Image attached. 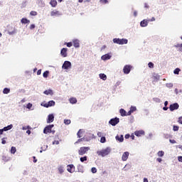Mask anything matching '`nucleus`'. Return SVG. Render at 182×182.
<instances>
[{
	"mask_svg": "<svg viewBox=\"0 0 182 182\" xmlns=\"http://www.w3.org/2000/svg\"><path fill=\"white\" fill-rule=\"evenodd\" d=\"M144 8H146V9H149V8H150V6H149V4L147 3H145Z\"/></svg>",
	"mask_w": 182,
	"mask_h": 182,
	"instance_id": "obj_59",
	"label": "nucleus"
},
{
	"mask_svg": "<svg viewBox=\"0 0 182 182\" xmlns=\"http://www.w3.org/2000/svg\"><path fill=\"white\" fill-rule=\"evenodd\" d=\"M146 139H149V140H151V139H153V134L152 133H149V136H147Z\"/></svg>",
	"mask_w": 182,
	"mask_h": 182,
	"instance_id": "obj_50",
	"label": "nucleus"
},
{
	"mask_svg": "<svg viewBox=\"0 0 182 182\" xmlns=\"http://www.w3.org/2000/svg\"><path fill=\"white\" fill-rule=\"evenodd\" d=\"M80 133H82V129H80L78 132H77V137L79 138V139H80Z\"/></svg>",
	"mask_w": 182,
	"mask_h": 182,
	"instance_id": "obj_53",
	"label": "nucleus"
},
{
	"mask_svg": "<svg viewBox=\"0 0 182 182\" xmlns=\"http://www.w3.org/2000/svg\"><path fill=\"white\" fill-rule=\"evenodd\" d=\"M178 161H180V163H182V156H178Z\"/></svg>",
	"mask_w": 182,
	"mask_h": 182,
	"instance_id": "obj_57",
	"label": "nucleus"
},
{
	"mask_svg": "<svg viewBox=\"0 0 182 182\" xmlns=\"http://www.w3.org/2000/svg\"><path fill=\"white\" fill-rule=\"evenodd\" d=\"M80 161H81V163H85V161H87V156H85L80 157Z\"/></svg>",
	"mask_w": 182,
	"mask_h": 182,
	"instance_id": "obj_30",
	"label": "nucleus"
},
{
	"mask_svg": "<svg viewBox=\"0 0 182 182\" xmlns=\"http://www.w3.org/2000/svg\"><path fill=\"white\" fill-rule=\"evenodd\" d=\"M66 46L68 48H72V46H73V43H72V42H68L66 43Z\"/></svg>",
	"mask_w": 182,
	"mask_h": 182,
	"instance_id": "obj_48",
	"label": "nucleus"
},
{
	"mask_svg": "<svg viewBox=\"0 0 182 182\" xmlns=\"http://www.w3.org/2000/svg\"><path fill=\"white\" fill-rule=\"evenodd\" d=\"M179 127L177 125H173V132H178Z\"/></svg>",
	"mask_w": 182,
	"mask_h": 182,
	"instance_id": "obj_42",
	"label": "nucleus"
},
{
	"mask_svg": "<svg viewBox=\"0 0 182 182\" xmlns=\"http://www.w3.org/2000/svg\"><path fill=\"white\" fill-rule=\"evenodd\" d=\"M43 94H44V95H46L47 96H49V95H50V96H53V90H52L51 89L45 90V91L43 92Z\"/></svg>",
	"mask_w": 182,
	"mask_h": 182,
	"instance_id": "obj_20",
	"label": "nucleus"
},
{
	"mask_svg": "<svg viewBox=\"0 0 182 182\" xmlns=\"http://www.w3.org/2000/svg\"><path fill=\"white\" fill-rule=\"evenodd\" d=\"M30 15H31V16H36L38 13L36 11H31Z\"/></svg>",
	"mask_w": 182,
	"mask_h": 182,
	"instance_id": "obj_47",
	"label": "nucleus"
},
{
	"mask_svg": "<svg viewBox=\"0 0 182 182\" xmlns=\"http://www.w3.org/2000/svg\"><path fill=\"white\" fill-rule=\"evenodd\" d=\"M132 68H133V66L130 65H124L123 68V73H124V75H129V73L132 72Z\"/></svg>",
	"mask_w": 182,
	"mask_h": 182,
	"instance_id": "obj_9",
	"label": "nucleus"
},
{
	"mask_svg": "<svg viewBox=\"0 0 182 182\" xmlns=\"http://www.w3.org/2000/svg\"><path fill=\"white\" fill-rule=\"evenodd\" d=\"M134 134L135 136H136V137H140V136H143L144 134V130L135 131Z\"/></svg>",
	"mask_w": 182,
	"mask_h": 182,
	"instance_id": "obj_17",
	"label": "nucleus"
},
{
	"mask_svg": "<svg viewBox=\"0 0 182 182\" xmlns=\"http://www.w3.org/2000/svg\"><path fill=\"white\" fill-rule=\"evenodd\" d=\"M48 76H49V70H46L43 73V77L46 78L48 77Z\"/></svg>",
	"mask_w": 182,
	"mask_h": 182,
	"instance_id": "obj_34",
	"label": "nucleus"
},
{
	"mask_svg": "<svg viewBox=\"0 0 182 182\" xmlns=\"http://www.w3.org/2000/svg\"><path fill=\"white\" fill-rule=\"evenodd\" d=\"M175 48H182V43H178L176 45H175Z\"/></svg>",
	"mask_w": 182,
	"mask_h": 182,
	"instance_id": "obj_56",
	"label": "nucleus"
},
{
	"mask_svg": "<svg viewBox=\"0 0 182 182\" xmlns=\"http://www.w3.org/2000/svg\"><path fill=\"white\" fill-rule=\"evenodd\" d=\"M162 109H163V110H164V112H167V110H168L169 107H167V106H164Z\"/></svg>",
	"mask_w": 182,
	"mask_h": 182,
	"instance_id": "obj_55",
	"label": "nucleus"
},
{
	"mask_svg": "<svg viewBox=\"0 0 182 182\" xmlns=\"http://www.w3.org/2000/svg\"><path fill=\"white\" fill-rule=\"evenodd\" d=\"M77 171L78 173H85V171L83 170V166L80 164L77 165Z\"/></svg>",
	"mask_w": 182,
	"mask_h": 182,
	"instance_id": "obj_25",
	"label": "nucleus"
},
{
	"mask_svg": "<svg viewBox=\"0 0 182 182\" xmlns=\"http://www.w3.org/2000/svg\"><path fill=\"white\" fill-rule=\"evenodd\" d=\"M21 22L24 25H26V23H31V21L26 18H21Z\"/></svg>",
	"mask_w": 182,
	"mask_h": 182,
	"instance_id": "obj_24",
	"label": "nucleus"
},
{
	"mask_svg": "<svg viewBox=\"0 0 182 182\" xmlns=\"http://www.w3.org/2000/svg\"><path fill=\"white\" fill-rule=\"evenodd\" d=\"M115 139L117 140V141H119V143H123V141H124V136H123V134L119 135H117L115 136Z\"/></svg>",
	"mask_w": 182,
	"mask_h": 182,
	"instance_id": "obj_14",
	"label": "nucleus"
},
{
	"mask_svg": "<svg viewBox=\"0 0 182 182\" xmlns=\"http://www.w3.org/2000/svg\"><path fill=\"white\" fill-rule=\"evenodd\" d=\"M149 25V21L147 19H144L140 22V26L141 28H146Z\"/></svg>",
	"mask_w": 182,
	"mask_h": 182,
	"instance_id": "obj_15",
	"label": "nucleus"
},
{
	"mask_svg": "<svg viewBox=\"0 0 182 182\" xmlns=\"http://www.w3.org/2000/svg\"><path fill=\"white\" fill-rule=\"evenodd\" d=\"M70 119H64V124H70Z\"/></svg>",
	"mask_w": 182,
	"mask_h": 182,
	"instance_id": "obj_46",
	"label": "nucleus"
},
{
	"mask_svg": "<svg viewBox=\"0 0 182 182\" xmlns=\"http://www.w3.org/2000/svg\"><path fill=\"white\" fill-rule=\"evenodd\" d=\"M47 149H48V145H44L41 147V150H43V151H46Z\"/></svg>",
	"mask_w": 182,
	"mask_h": 182,
	"instance_id": "obj_45",
	"label": "nucleus"
},
{
	"mask_svg": "<svg viewBox=\"0 0 182 182\" xmlns=\"http://www.w3.org/2000/svg\"><path fill=\"white\" fill-rule=\"evenodd\" d=\"M26 109H28L29 110H31V109H32V103L29 102L26 105Z\"/></svg>",
	"mask_w": 182,
	"mask_h": 182,
	"instance_id": "obj_44",
	"label": "nucleus"
},
{
	"mask_svg": "<svg viewBox=\"0 0 182 182\" xmlns=\"http://www.w3.org/2000/svg\"><path fill=\"white\" fill-rule=\"evenodd\" d=\"M180 105L177 102H174L169 105V110L170 112H174V110H178Z\"/></svg>",
	"mask_w": 182,
	"mask_h": 182,
	"instance_id": "obj_7",
	"label": "nucleus"
},
{
	"mask_svg": "<svg viewBox=\"0 0 182 182\" xmlns=\"http://www.w3.org/2000/svg\"><path fill=\"white\" fill-rule=\"evenodd\" d=\"M35 28H36V26H35V24H31V26H30V29H35Z\"/></svg>",
	"mask_w": 182,
	"mask_h": 182,
	"instance_id": "obj_60",
	"label": "nucleus"
},
{
	"mask_svg": "<svg viewBox=\"0 0 182 182\" xmlns=\"http://www.w3.org/2000/svg\"><path fill=\"white\" fill-rule=\"evenodd\" d=\"M50 5H51V6H53V8H55V6H56V5H58V1H56V0H50Z\"/></svg>",
	"mask_w": 182,
	"mask_h": 182,
	"instance_id": "obj_28",
	"label": "nucleus"
},
{
	"mask_svg": "<svg viewBox=\"0 0 182 182\" xmlns=\"http://www.w3.org/2000/svg\"><path fill=\"white\" fill-rule=\"evenodd\" d=\"M102 60H109V59H112V55L109 53L102 55Z\"/></svg>",
	"mask_w": 182,
	"mask_h": 182,
	"instance_id": "obj_16",
	"label": "nucleus"
},
{
	"mask_svg": "<svg viewBox=\"0 0 182 182\" xmlns=\"http://www.w3.org/2000/svg\"><path fill=\"white\" fill-rule=\"evenodd\" d=\"M74 48H79L80 44L79 43V40L75 39L73 41Z\"/></svg>",
	"mask_w": 182,
	"mask_h": 182,
	"instance_id": "obj_21",
	"label": "nucleus"
},
{
	"mask_svg": "<svg viewBox=\"0 0 182 182\" xmlns=\"http://www.w3.org/2000/svg\"><path fill=\"white\" fill-rule=\"evenodd\" d=\"M53 127H55L54 124H49L47 125L44 129H43V133L44 134H48V133H50V132H52V129H53Z\"/></svg>",
	"mask_w": 182,
	"mask_h": 182,
	"instance_id": "obj_8",
	"label": "nucleus"
},
{
	"mask_svg": "<svg viewBox=\"0 0 182 182\" xmlns=\"http://www.w3.org/2000/svg\"><path fill=\"white\" fill-rule=\"evenodd\" d=\"M90 150V148L89 146H82L78 150V154L80 156H83L84 154H86L87 151Z\"/></svg>",
	"mask_w": 182,
	"mask_h": 182,
	"instance_id": "obj_3",
	"label": "nucleus"
},
{
	"mask_svg": "<svg viewBox=\"0 0 182 182\" xmlns=\"http://www.w3.org/2000/svg\"><path fill=\"white\" fill-rule=\"evenodd\" d=\"M60 55L63 58H66L68 56V48H63L60 50Z\"/></svg>",
	"mask_w": 182,
	"mask_h": 182,
	"instance_id": "obj_12",
	"label": "nucleus"
},
{
	"mask_svg": "<svg viewBox=\"0 0 182 182\" xmlns=\"http://www.w3.org/2000/svg\"><path fill=\"white\" fill-rule=\"evenodd\" d=\"M91 172L92 173V174H96V173H97V169L96 168V167H92L91 168Z\"/></svg>",
	"mask_w": 182,
	"mask_h": 182,
	"instance_id": "obj_38",
	"label": "nucleus"
},
{
	"mask_svg": "<svg viewBox=\"0 0 182 182\" xmlns=\"http://www.w3.org/2000/svg\"><path fill=\"white\" fill-rule=\"evenodd\" d=\"M166 87L171 89V87H173V83L170 82V83H166Z\"/></svg>",
	"mask_w": 182,
	"mask_h": 182,
	"instance_id": "obj_43",
	"label": "nucleus"
},
{
	"mask_svg": "<svg viewBox=\"0 0 182 182\" xmlns=\"http://www.w3.org/2000/svg\"><path fill=\"white\" fill-rule=\"evenodd\" d=\"M157 155L159 157H163L164 156V151H159L158 153H157Z\"/></svg>",
	"mask_w": 182,
	"mask_h": 182,
	"instance_id": "obj_36",
	"label": "nucleus"
},
{
	"mask_svg": "<svg viewBox=\"0 0 182 182\" xmlns=\"http://www.w3.org/2000/svg\"><path fill=\"white\" fill-rule=\"evenodd\" d=\"M105 142H106V136H101L100 143H105Z\"/></svg>",
	"mask_w": 182,
	"mask_h": 182,
	"instance_id": "obj_40",
	"label": "nucleus"
},
{
	"mask_svg": "<svg viewBox=\"0 0 182 182\" xmlns=\"http://www.w3.org/2000/svg\"><path fill=\"white\" fill-rule=\"evenodd\" d=\"M53 144L55 145V144H59V141H53Z\"/></svg>",
	"mask_w": 182,
	"mask_h": 182,
	"instance_id": "obj_63",
	"label": "nucleus"
},
{
	"mask_svg": "<svg viewBox=\"0 0 182 182\" xmlns=\"http://www.w3.org/2000/svg\"><path fill=\"white\" fill-rule=\"evenodd\" d=\"M120 83H121L120 81H117V82L115 83V87H117V86H120Z\"/></svg>",
	"mask_w": 182,
	"mask_h": 182,
	"instance_id": "obj_58",
	"label": "nucleus"
},
{
	"mask_svg": "<svg viewBox=\"0 0 182 182\" xmlns=\"http://www.w3.org/2000/svg\"><path fill=\"white\" fill-rule=\"evenodd\" d=\"M70 103H71V105H76V103H77V100H76V98L75 97H71L70 98Z\"/></svg>",
	"mask_w": 182,
	"mask_h": 182,
	"instance_id": "obj_26",
	"label": "nucleus"
},
{
	"mask_svg": "<svg viewBox=\"0 0 182 182\" xmlns=\"http://www.w3.org/2000/svg\"><path fill=\"white\" fill-rule=\"evenodd\" d=\"M125 139H130V135L129 134H125L124 136Z\"/></svg>",
	"mask_w": 182,
	"mask_h": 182,
	"instance_id": "obj_64",
	"label": "nucleus"
},
{
	"mask_svg": "<svg viewBox=\"0 0 182 182\" xmlns=\"http://www.w3.org/2000/svg\"><path fill=\"white\" fill-rule=\"evenodd\" d=\"M154 79L155 80H160V75L159 74H156L154 76Z\"/></svg>",
	"mask_w": 182,
	"mask_h": 182,
	"instance_id": "obj_41",
	"label": "nucleus"
},
{
	"mask_svg": "<svg viewBox=\"0 0 182 182\" xmlns=\"http://www.w3.org/2000/svg\"><path fill=\"white\" fill-rule=\"evenodd\" d=\"M153 100L156 103H161V100H160V98H159V97H154Z\"/></svg>",
	"mask_w": 182,
	"mask_h": 182,
	"instance_id": "obj_35",
	"label": "nucleus"
},
{
	"mask_svg": "<svg viewBox=\"0 0 182 182\" xmlns=\"http://www.w3.org/2000/svg\"><path fill=\"white\" fill-rule=\"evenodd\" d=\"M136 110H137V108L134 106H131L130 107V111L132 112V113H134V112H136Z\"/></svg>",
	"mask_w": 182,
	"mask_h": 182,
	"instance_id": "obj_37",
	"label": "nucleus"
},
{
	"mask_svg": "<svg viewBox=\"0 0 182 182\" xmlns=\"http://www.w3.org/2000/svg\"><path fill=\"white\" fill-rule=\"evenodd\" d=\"M11 92V89L8 88V87H5L3 90V93L4 95H8V93H9Z\"/></svg>",
	"mask_w": 182,
	"mask_h": 182,
	"instance_id": "obj_29",
	"label": "nucleus"
},
{
	"mask_svg": "<svg viewBox=\"0 0 182 182\" xmlns=\"http://www.w3.org/2000/svg\"><path fill=\"white\" fill-rule=\"evenodd\" d=\"M41 73H42V70H38L37 75L39 76V75H41Z\"/></svg>",
	"mask_w": 182,
	"mask_h": 182,
	"instance_id": "obj_61",
	"label": "nucleus"
},
{
	"mask_svg": "<svg viewBox=\"0 0 182 182\" xmlns=\"http://www.w3.org/2000/svg\"><path fill=\"white\" fill-rule=\"evenodd\" d=\"M119 122H120V119L116 117L114 118H112L109 121V124H111V126H116L117 124H119Z\"/></svg>",
	"mask_w": 182,
	"mask_h": 182,
	"instance_id": "obj_6",
	"label": "nucleus"
},
{
	"mask_svg": "<svg viewBox=\"0 0 182 182\" xmlns=\"http://www.w3.org/2000/svg\"><path fill=\"white\" fill-rule=\"evenodd\" d=\"M156 161H159V163H161L163 161V159L161 158H158L156 159Z\"/></svg>",
	"mask_w": 182,
	"mask_h": 182,
	"instance_id": "obj_62",
	"label": "nucleus"
},
{
	"mask_svg": "<svg viewBox=\"0 0 182 182\" xmlns=\"http://www.w3.org/2000/svg\"><path fill=\"white\" fill-rule=\"evenodd\" d=\"M50 16H62V13L58 11H51L50 13Z\"/></svg>",
	"mask_w": 182,
	"mask_h": 182,
	"instance_id": "obj_18",
	"label": "nucleus"
},
{
	"mask_svg": "<svg viewBox=\"0 0 182 182\" xmlns=\"http://www.w3.org/2000/svg\"><path fill=\"white\" fill-rule=\"evenodd\" d=\"M119 113L122 117H124V116H127V112H126L123 108H121L119 109Z\"/></svg>",
	"mask_w": 182,
	"mask_h": 182,
	"instance_id": "obj_23",
	"label": "nucleus"
},
{
	"mask_svg": "<svg viewBox=\"0 0 182 182\" xmlns=\"http://www.w3.org/2000/svg\"><path fill=\"white\" fill-rule=\"evenodd\" d=\"M180 72H181V70L178 68H176L174 70H173V73L174 75H179L180 74Z\"/></svg>",
	"mask_w": 182,
	"mask_h": 182,
	"instance_id": "obj_31",
	"label": "nucleus"
},
{
	"mask_svg": "<svg viewBox=\"0 0 182 182\" xmlns=\"http://www.w3.org/2000/svg\"><path fill=\"white\" fill-rule=\"evenodd\" d=\"M112 151V148L109 146L107 147L106 149H102L101 151H97V154L98 156H101V157H106V156H109Z\"/></svg>",
	"mask_w": 182,
	"mask_h": 182,
	"instance_id": "obj_1",
	"label": "nucleus"
},
{
	"mask_svg": "<svg viewBox=\"0 0 182 182\" xmlns=\"http://www.w3.org/2000/svg\"><path fill=\"white\" fill-rule=\"evenodd\" d=\"M129 155L130 153L129 151L124 152L122 156V161H127V159H129Z\"/></svg>",
	"mask_w": 182,
	"mask_h": 182,
	"instance_id": "obj_11",
	"label": "nucleus"
},
{
	"mask_svg": "<svg viewBox=\"0 0 182 182\" xmlns=\"http://www.w3.org/2000/svg\"><path fill=\"white\" fill-rule=\"evenodd\" d=\"M100 2H101V4H109V1L107 0H100Z\"/></svg>",
	"mask_w": 182,
	"mask_h": 182,
	"instance_id": "obj_49",
	"label": "nucleus"
},
{
	"mask_svg": "<svg viewBox=\"0 0 182 182\" xmlns=\"http://www.w3.org/2000/svg\"><path fill=\"white\" fill-rule=\"evenodd\" d=\"M59 174H63L65 173V166L63 165H60L58 168Z\"/></svg>",
	"mask_w": 182,
	"mask_h": 182,
	"instance_id": "obj_19",
	"label": "nucleus"
},
{
	"mask_svg": "<svg viewBox=\"0 0 182 182\" xmlns=\"http://www.w3.org/2000/svg\"><path fill=\"white\" fill-rule=\"evenodd\" d=\"M13 127H14V125L12 124H11L6 127H4L3 128V129L4 130V132H8L9 130H11V129H13Z\"/></svg>",
	"mask_w": 182,
	"mask_h": 182,
	"instance_id": "obj_22",
	"label": "nucleus"
},
{
	"mask_svg": "<svg viewBox=\"0 0 182 182\" xmlns=\"http://www.w3.org/2000/svg\"><path fill=\"white\" fill-rule=\"evenodd\" d=\"M11 154H15V153H16V147L11 146Z\"/></svg>",
	"mask_w": 182,
	"mask_h": 182,
	"instance_id": "obj_33",
	"label": "nucleus"
},
{
	"mask_svg": "<svg viewBox=\"0 0 182 182\" xmlns=\"http://www.w3.org/2000/svg\"><path fill=\"white\" fill-rule=\"evenodd\" d=\"M55 105H56V102H55L54 100H50L46 103L42 102L41 104V106H43V107H46L48 109V107H52L55 106Z\"/></svg>",
	"mask_w": 182,
	"mask_h": 182,
	"instance_id": "obj_4",
	"label": "nucleus"
},
{
	"mask_svg": "<svg viewBox=\"0 0 182 182\" xmlns=\"http://www.w3.org/2000/svg\"><path fill=\"white\" fill-rule=\"evenodd\" d=\"M178 123H179V124H182V117H178Z\"/></svg>",
	"mask_w": 182,
	"mask_h": 182,
	"instance_id": "obj_52",
	"label": "nucleus"
},
{
	"mask_svg": "<svg viewBox=\"0 0 182 182\" xmlns=\"http://www.w3.org/2000/svg\"><path fill=\"white\" fill-rule=\"evenodd\" d=\"M148 67L150 68V69H153V68H154V63H151V62H149L148 63Z\"/></svg>",
	"mask_w": 182,
	"mask_h": 182,
	"instance_id": "obj_39",
	"label": "nucleus"
},
{
	"mask_svg": "<svg viewBox=\"0 0 182 182\" xmlns=\"http://www.w3.org/2000/svg\"><path fill=\"white\" fill-rule=\"evenodd\" d=\"M169 142L171 143V144H176V143H177L174 139H169Z\"/></svg>",
	"mask_w": 182,
	"mask_h": 182,
	"instance_id": "obj_51",
	"label": "nucleus"
},
{
	"mask_svg": "<svg viewBox=\"0 0 182 182\" xmlns=\"http://www.w3.org/2000/svg\"><path fill=\"white\" fill-rule=\"evenodd\" d=\"M114 43H117V45H127L129 43V40L127 38H113L112 40Z\"/></svg>",
	"mask_w": 182,
	"mask_h": 182,
	"instance_id": "obj_2",
	"label": "nucleus"
},
{
	"mask_svg": "<svg viewBox=\"0 0 182 182\" xmlns=\"http://www.w3.org/2000/svg\"><path fill=\"white\" fill-rule=\"evenodd\" d=\"M54 120H55V114H49L47 117V123L48 124L53 123Z\"/></svg>",
	"mask_w": 182,
	"mask_h": 182,
	"instance_id": "obj_10",
	"label": "nucleus"
},
{
	"mask_svg": "<svg viewBox=\"0 0 182 182\" xmlns=\"http://www.w3.org/2000/svg\"><path fill=\"white\" fill-rule=\"evenodd\" d=\"M72 68V63L69 60H65L64 61L63 65H62V69H65V70H68V69Z\"/></svg>",
	"mask_w": 182,
	"mask_h": 182,
	"instance_id": "obj_5",
	"label": "nucleus"
},
{
	"mask_svg": "<svg viewBox=\"0 0 182 182\" xmlns=\"http://www.w3.org/2000/svg\"><path fill=\"white\" fill-rule=\"evenodd\" d=\"M8 33H9V35H15V33H16V29H15V28H13V31H8Z\"/></svg>",
	"mask_w": 182,
	"mask_h": 182,
	"instance_id": "obj_32",
	"label": "nucleus"
},
{
	"mask_svg": "<svg viewBox=\"0 0 182 182\" xmlns=\"http://www.w3.org/2000/svg\"><path fill=\"white\" fill-rule=\"evenodd\" d=\"M99 76L102 80H106V79H107V75H106L105 73H100Z\"/></svg>",
	"mask_w": 182,
	"mask_h": 182,
	"instance_id": "obj_27",
	"label": "nucleus"
},
{
	"mask_svg": "<svg viewBox=\"0 0 182 182\" xmlns=\"http://www.w3.org/2000/svg\"><path fill=\"white\" fill-rule=\"evenodd\" d=\"M5 139H6V138H2V139H1V144H6V140H5Z\"/></svg>",
	"mask_w": 182,
	"mask_h": 182,
	"instance_id": "obj_54",
	"label": "nucleus"
},
{
	"mask_svg": "<svg viewBox=\"0 0 182 182\" xmlns=\"http://www.w3.org/2000/svg\"><path fill=\"white\" fill-rule=\"evenodd\" d=\"M67 171H68V173H75V165L69 164L67 166Z\"/></svg>",
	"mask_w": 182,
	"mask_h": 182,
	"instance_id": "obj_13",
	"label": "nucleus"
}]
</instances>
